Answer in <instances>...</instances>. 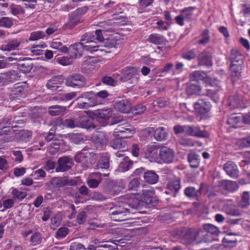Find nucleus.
<instances>
[{"instance_id":"obj_1","label":"nucleus","mask_w":250,"mask_h":250,"mask_svg":"<svg viewBox=\"0 0 250 250\" xmlns=\"http://www.w3.org/2000/svg\"><path fill=\"white\" fill-rule=\"evenodd\" d=\"M120 202L125 205L130 207L132 208L140 209L143 208H150L154 206L158 203V199L156 196L152 195H143L142 200L134 198V195L128 194H125L120 198Z\"/></svg>"},{"instance_id":"obj_2","label":"nucleus","mask_w":250,"mask_h":250,"mask_svg":"<svg viewBox=\"0 0 250 250\" xmlns=\"http://www.w3.org/2000/svg\"><path fill=\"white\" fill-rule=\"evenodd\" d=\"M89 149H90L86 147L83 148L74 157V160L76 162L81 163L83 167L86 168L90 167L92 164L96 161L95 153L89 151L85 152Z\"/></svg>"},{"instance_id":"obj_3","label":"nucleus","mask_w":250,"mask_h":250,"mask_svg":"<svg viewBox=\"0 0 250 250\" xmlns=\"http://www.w3.org/2000/svg\"><path fill=\"white\" fill-rule=\"evenodd\" d=\"M195 228H181L176 229V235L182 242L188 245L195 242Z\"/></svg>"},{"instance_id":"obj_4","label":"nucleus","mask_w":250,"mask_h":250,"mask_svg":"<svg viewBox=\"0 0 250 250\" xmlns=\"http://www.w3.org/2000/svg\"><path fill=\"white\" fill-rule=\"evenodd\" d=\"M121 76L119 80L122 82H126L133 79L132 83H136L139 79V70L135 67L126 66L122 69Z\"/></svg>"},{"instance_id":"obj_5","label":"nucleus","mask_w":250,"mask_h":250,"mask_svg":"<svg viewBox=\"0 0 250 250\" xmlns=\"http://www.w3.org/2000/svg\"><path fill=\"white\" fill-rule=\"evenodd\" d=\"M86 83V79L80 73H73L69 75L65 81L67 86L74 88H82L85 85Z\"/></svg>"},{"instance_id":"obj_6","label":"nucleus","mask_w":250,"mask_h":250,"mask_svg":"<svg viewBox=\"0 0 250 250\" xmlns=\"http://www.w3.org/2000/svg\"><path fill=\"white\" fill-rule=\"evenodd\" d=\"M21 76L18 70H11L0 73V86H3L13 83L19 80Z\"/></svg>"},{"instance_id":"obj_7","label":"nucleus","mask_w":250,"mask_h":250,"mask_svg":"<svg viewBox=\"0 0 250 250\" xmlns=\"http://www.w3.org/2000/svg\"><path fill=\"white\" fill-rule=\"evenodd\" d=\"M159 156L163 163L170 164L172 163L174 159L175 152L170 148L163 146L160 149Z\"/></svg>"},{"instance_id":"obj_8","label":"nucleus","mask_w":250,"mask_h":250,"mask_svg":"<svg viewBox=\"0 0 250 250\" xmlns=\"http://www.w3.org/2000/svg\"><path fill=\"white\" fill-rule=\"evenodd\" d=\"M27 86L25 83H18L14 85L11 90V98L13 100L20 99L26 95Z\"/></svg>"},{"instance_id":"obj_9","label":"nucleus","mask_w":250,"mask_h":250,"mask_svg":"<svg viewBox=\"0 0 250 250\" xmlns=\"http://www.w3.org/2000/svg\"><path fill=\"white\" fill-rule=\"evenodd\" d=\"M112 110L110 108L98 109L92 112L93 117L99 122L108 120L112 117Z\"/></svg>"},{"instance_id":"obj_10","label":"nucleus","mask_w":250,"mask_h":250,"mask_svg":"<svg viewBox=\"0 0 250 250\" xmlns=\"http://www.w3.org/2000/svg\"><path fill=\"white\" fill-rule=\"evenodd\" d=\"M198 66H211L212 65V57L207 50L200 52L197 57Z\"/></svg>"},{"instance_id":"obj_11","label":"nucleus","mask_w":250,"mask_h":250,"mask_svg":"<svg viewBox=\"0 0 250 250\" xmlns=\"http://www.w3.org/2000/svg\"><path fill=\"white\" fill-rule=\"evenodd\" d=\"M91 140L97 147H102L107 144L108 137L104 132L97 131L92 134Z\"/></svg>"},{"instance_id":"obj_12","label":"nucleus","mask_w":250,"mask_h":250,"mask_svg":"<svg viewBox=\"0 0 250 250\" xmlns=\"http://www.w3.org/2000/svg\"><path fill=\"white\" fill-rule=\"evenodd\" d=\"M243 67V64H231L229 73L230 79L233 84L241 79Z\"/></svg>"},{"instance_id":"obj_13","label":"nucleus","mask_w":250,"mask_h":250,"mask_svg":"<svg viewBox=\"0 0 250 250\" xmlns=\"http://www.w3.org/2000/svg\"><path fill=\"white\" fill-rule=\"evenodd\" d=\"M211 106L210 102L206 99H199L194 104L195 110L201 114H205L208 112Z\"/></svg>"},{"instance_id":"obj_14","label":"nucleus","mask_w":250,"mask_h":250,"mask_svg":"<svg viewBox=\"0 0 250 250\" xmlns=\"http://www.w3.org/2000/svg\"><path fill=\"white\" fill-rule=\"evenodd\" d=\"M109 172L101 173V172H93L91 174L92 178L89 179L87 181V184L91 188H96L98 187L102 180L101 178L102 176L107 177L109 175Z\"/></svg>"},{"instance_id":"obj_15","label":"nucleus","mask_w":250,"mask_h":250,"mask_svg":"<svg viewBox=\"0 0 250 250\" xmlns=\"http://www.w3.org/2000/svg\"><path fill=\"white\" fill-rule=\"evenodd\" d=\"M63 77L62 75L54 76L47 81L46 87L52 91H57L60 87V85L63 83Z\"/></svg>"},{"instance_id":"obj_16","label":"nucleus","mask_w":250,"mask_h":250,"mask_svg":"<svg viewBox=\"0 0 250 250\" xmlns=\"http://www.w3.org/2000/svg\"><path fill=\"white\" fill-rule=\"evenodd\" d=\"M223 169L228 175L231 178H237L239 176V170L237 165L232 161H228L223 166Z\"/></svg>"},{"instance_id":"obj_17","label":"nucleus","mask_w":250,"mask_h":250,"mask_svg":"<svg viewBox=\"0 0 250 250\" xmlns=\"http://www.w3.org/2000/svg\"><path fill=\"white\" fill-rule=\"evenodd\" d=\"M82 21V17L73 11L69 14V22L63 25V28L64 30L71 29Z\"/></svg>"},{"instance_id":"obj_18","label":"nucleus","mask_w":250,"mask_h":250,"mask_svg":"<svg viewBox=\"0 0 250 250\" xmlns=\"http://www.w3.org/2000/svg\"><path fill=\"white\" fill-rule=\"evenodd\" d=\"M186 134L192 136H195L198 138H207L208 136L207 132L201 130L199 126L187 125Z\"/></svg>"},{"instance_id":"obj_19","label":"nucleus","mask_w":250,"mask_h":250,"mask_svg":"<svg viewBox=\"0 0 250 250\" xmlns=\"http://www.w3.org/2000/svg\"><path fill=\"white\" fill-rule=\"evenodd\" d=\"M159 146L154 144L147 145L144 148L145 157L150 159V161H155L158 157Z\"/></svg>"},{"instance_id":"obj_20","label":"nucleus","mask_w":250,"mask_h":250,"mask_svg":"<svg viewBox=\"0 0 250 250\" xmlns=\"http://www.w3.org/2000/svg\"><path fill=\"white\" fill-rule=\"evenodd\" d=\"M114 107L122 113H127L131 109V104L127 99L117 100L114 101Z\"/></svg>"},{"instance_id":"obj_21","label":"nucleus","mask_w":250,"mask_h":250,"mask_svg":"<svg viewBox=\"0 0 250 250\" xmlns=\"http://www.w3.org/2000/svg\"><path fill=\"white\" fill-rule=\"evenodd\" d=\"M227 123L231 127H241L243 124V115L241 113L232 114L229 117Z\"/></svg>"},{"instance_id":"obj_22","label":"nucleus","mask_w":250,"mask_h":250,"mask_svg":"<svg viewBox=\"0 0 250 250\" xmlns=\"http://www.w3.org/2000/svg\"><path fill=\"white\" fill-rule=\"evenodd\" d=\"M93 120L88 116H80L76 118V123H77V127L85 129H89L93 125Z\"/></svg>"},{"instance_id":"obj_23","label":"nucleus","mask_w":250,"mask_h":250,"mask_svg":"<svg viewBox=\"0 0 250 250\" xmlns=\"http://www.w3.org/2000/svg\"><path fill=\"white\" fill-rule=\"evenodd\" d=\"M32 132L28 130L21 129L17 132L14 136L15 140L18 142H27L32 137Z\"/></svg>"},{"instance_id":"obj_24","label":"nucleus","mask_w":250,"mask_h":250,"mask_svg":"<svg viewBox=\"0 0 250 250\" xmlns=\"http://www.w3.org/2000/svg\"><path fill=\"white\" fill-rule=\"evenodd\" d=\"M218 186L224 190L229 192L234 191L238 188L236 182L229 180H222L219 182Z\"/></svg>"},{"instance_id":"obj_25","label":"nucleus","mask_w":250,"mask_h":250,"mask_svg":"<svg viewBox=\"0 0 250 250\" xmlns=\"http://www.w3.org/2000/svg\"><path fill=\"white\" fill-rule=\"evenodd\" d=\"M70 57L72 58H79L83 55V52L84 50L83 42L75 43L70 46Z\"/></svg>"},{"instance_id":"obj_26","label":"nucleus","mask_w":250,"mask_h":250,"mask_svg":"<svg viewBox=\"0 0 250 250\" xmlns=\"http://www.w3.org/2000/svg\"><path fill=\"white\" fill-rule=\"evenodd\" d=\"M147 41L151 43L159 45H165L167 42L165 36L157 33L150 34L147 39Z\"/></svg>"},{"instance_id":"obj_27","label":"nucleus","mask_w":250,"mask_h":250,"mask_svg":"<svg viewBox=\"0 0 250 250\" xmlns=\"http://www.w3.org/2000/svg\"><path fill=\"white\" fill-rule=\"evenodd\" d=\"M58 163V165L56 168V172L66 171L71 168V167L68 165L69 163V158L67 156L59 158Z\"/></svg>"},{"instance_id":"obj_28","label":"nucleus","mask_w":250,"mask_h":250,"mask_svg":"<svg viewBox=\"0 0 250 250\" xmlns=\"http://www.w3.org/2000/svg\"><path fill=\"white\" fill-rule=\"evenodd\" d=\"M82 99L85 102L90 103V104L93 106L98 103L95 94L92 91L86 92L82 94L81 95L78 97L77 100H80Z\"/></svg>"},{"instance_id":"obj_29","label":"nucleus","mask_w":250,"mask_h":250,"mask_svg":"<svg viewBox=\"0 0 250 250\" xmlns=\"http://www.w3.org/2000/svg\"><path fill=\"white\" fill-rule=\"evenodd\" d=\"M67 108L59 105H52L48 107V113L52 116H62L66 113Z\"/></svg>"},{"instance_id":"obj_30","label":"nucleus","mask_w":250,"mask_h":250,"mask_svg":"<svg viewBox=\"0 0 250 250\" xmlns=\"http://www.w3.org/2000/svg\"><path fill=\"white\" fill-rule=\"evenodd\" d=\"M229 58L231 64H243V56L236 49L233 48L231 50Z\"/></svg>"},{"instance_id":"obj_31","label":"nucleus","mask_w":250,"mask_h":250,"mask_svg":"<svg viewBox=\"0 0 250 250\" xmlns=\"http://www.w3.org/2000/svg\"><path fill=\"white\" fill-rule=\"evenodd\" d=\"M21 62L18 64V68L25 73H29L33 67L31 59H24Z\"/></svg>"},{"instance_id":"obj_32","label":"nucleus","mask_w":250,"mask_h":250,"mask_svg":"<svg viewBox=\"0 0 250 250\" xmlns=\"http://www.w3.org/2000/svg\"><path fill=\"white\" fill-rule=\"evenodd\" d=\"M122 136L112 140L110 142L111 146L115 149H127L126 142Z\"/></svg>"},{"instance_id":"obj_33","label":"nucleus","mask_w":250,"mask_h":250,"mask_svg":"<svg viewBox=\"0 0 250 250\" xmlns=\"http://www.w3.org/2000/svg\"><path fill=\"white\" fill-rule=\"evenodd\" d=\"M110 158L107 155L102 156L98 161L97 167L98 169H105L106 171H109Z\"/></svg>"},{"instance_id":"obj_34","label":"nucleus","mask_w":250,"mask_h":250,"mask_svg":"<svg viewBox=\"0 0 250 250\" xmlns=\"http://www.w3.org/2000/svg\"><path fill=\"white\" fill-rule=\"evenodd\" d=\"M202 188L196 189L193 187H187L184 190L185 195L189 198H193L197 199L201 194V189Z\"/></svg>"},{"instance_id":"obj_35","label":"nucleus","mask_w":250,"mask_h":250,"mask_svg":"<svg viewBox=\"0 0 250 250\" xmlns=\"http://www.w3.org/2000/svg\"><path fill=\"white\" fill-rule=\"evenodd\" d=\"M144 178L146 183L154 184L158 182L159 176L155 171L149 170L144 172Z\"/></svg>"},{"instance_id":"obj_36","label":"nucleus","mask_w":250,"mask_h":250,"mask_svg":"<svg viewBox=\"0 0 250 250\" xmlns=\"http://www.w3.org/2000/svg\"><path fill=\"white\" fill-rule=\"evenodd\" d=\"M188 160L190 167L192 168H197L199 166V156L195 152H190L188 154Z\"/></svg>"},{"instance_id":"obj_37","label":"nucleus","mask_w":250,"mask_h":250,"mask_svg":"<svg viewBox=\"0 0 250 250\" xmlns=\"http://www.w3.org/2000/svg\"><path fill=\"white\" fill-rule=\"evenodd\" d=\"M154 137L158 141H162L167 139V133L164 127H159L154 129Z\"/></svg>"},{"instance_id":"obj_38","label":"nucleus","mask_w":250,"mask_h":250,"mask_svg":"<svg viewBox=\"0 0 250 250\" xmlns=\"http://www.w3.org/2000/svg\"><path fill=\"white\" fill-rule=\"evenodd\" d=\"M21 41L18 39H13L10 41L6 44H3L0 47L3 51H11L15 50L20 45Z\"/></svg>"},{"instance_id":"obj_39","label":"nucleus","mask_w":250,"mask_h":250,"mask_svg":"<svg viewBox=\"0 0 250 250\" xmlns=\"http://www.w3.org/2000/svg\"><path fill=\"white\" fill-rule=\"evenodd\" d=\"M250 205V195L248 191H245L242 194L241 199L238 201L239 207L245 208Z\"/></svg>"},{"instance_id":"obj_40","label":"nucleus","mask_w":250,"mask_h":250,"mask_svg":"<svg viewBox=\"0 0 250 250\" xmlns=\"http://www.w3.org/2000/svg\"><path fill=\"white\" fill-rule=\"evenodd\" d=\"M201 87L197 83L190 84L187 87L186 92L188 95H198L200 94Z\"/></svg>"},{"instance_id":"obj_41","label":"nucleus","mask_w":250,"mask_h":250,"mask_svg":"<svg viewBox=\"0 0 250 250\" xmlns=\"http://www.w3.org/2000/svg\"><path fill=\"white\" fill-rule=\"evenodd\" d=\"M167 186L170 191L174 192V196H175L181 188L180 179L177 178L170 181Z\"/></svg>"},{"instance_id":"obj_42","label":"nucleus","mask_w":250,"mask_h":250,"mask_svg":"<svg viewBox=\"0 0 250 250\" xmlns=\"http://www.w3.org/2000/svg\"><path fill=\"white\" fill-rule=\"evenodd\" d=\"M69 138L71 142L76 144H79L86 140V136L81 133H71L69 135Z\"/></svg>"},{"instance_id":"obj_43","label":"nucleus","mask_w":250,"mask_h":250,"mask_svg":"<svg viewBox=\"0 0 250 250\" xmlns=\"http://www.w3.org/2000/svg\"><path fill=\"white\" fill-rule=\"evenodd\" d=\"M0 69H3L8 67L11 65L10 62L19 61L20 59L13 58V57H6L3 56H0Z\"/></svg>"},{"instance_id":"obj_44","label":"nucleus","mask_w":250,"mask_h":250,"mask_svg":"<svg viewBox=\"0 0 250 250\" xmlns=\"http://www.w3.org/2000/svg\"><path fill=\"white\" fill-rule=\"evenodd\" d=\"M195 7H189L185 8L180 11V14L183 17L185 21H190L193 19L192 11L195 9Z\"/></svg>"},{"instance_id":"obj_45","label":"nucleus","mask_w":250,"mask_h":250,"mask_svg":"<svg viewBox=\"0 0 250 250\" xmlns=\"http://www.w3.org/2000/svg\"><path fill=\"white\" fill-rule=\"evenodd\" d=\"M235 235H233L234 236ZM232 236V234H227L222 240V242L224 243L225 246L228 247H233L236 245L237 239L235 237L231 238Z\"/></svg>"},{"instance_id":"obj_46","label":"nucleus","mask_w":250,"mask_h":250,"mask_svg":"<svg viewBox=\"0 0 250 250\" xmlns=\"http://www.w3.org/2000/svg\"><path fill=\"white\" fill-rule=\"evenodd\" d=\"M53 183L58 188H61L71 184L70 180L65 177L56 178L53 179Z\"/></svg>"},{"instance_id":"obj_47","label":"nucleus","mask_w":250,"mask_h":250,"mask_svg":"<svg viewBox=\"0 0 250 250\" xmlns=\"http://www.w3.org/2000/svg\"><path fill=\"white\" fill-rule=\"evenodd\" d=\"M203 228L205 230H207L209 233L211 234V236H217L218 234H219L220 230L218 228L210 224H207L203 226Z\"/></svg>"},{"instance_id":"obj_48","label":"nucleus","mask_w":250,"mask_h":250,"mask_svg":"<svg viewBox=\"0 0 250 250\" xmlns=\"http://www.w3.org/2000/svg\"><path fill=\"white\" fill-rule=\"evenodd\" d=\"M105 46L108 48H120L121 46V41L114 38L106 39L105 42Z\"/></svg>"},{"instance_id":"obj_49","label":"nucleus","mask_w":250,"mask_h":250,"mask_svg":"<svg viewBox=\"0 0 250 250\" xmlns=\"http://www.w3.org/2000/svg\"><path fill=\"white\" fill-rule=\"evenodd\" d=\"M13 25V19L7 17L0 18V26L6 28H10Z\"/></svg>"},{"instance_id":"obj_50","label":"nucleus","mask_w":250,"mask_h":250,"mask_svg":"<svg viewBox=\"0 0 250 250\" xmlns=\"http://www.w3.org/2000/svg\"><path fill=\"white\" fill-rule=\"evenodd\" d=\"M80 41L84 42V44L86 43H92V41H95V36L94 35V33L87 32L82 36Z\"/></svg>"},{"instance_id":"obj_51","label":"nucleus","mask_w":250,"mask_h":250,"mask_svg":"<svg viewBox=\"0 0 250 250\" xmlns=\"http://www.w3.org/2000/svg\"><path fill=\"white\" fill-rule=\"evenodd\" d=\"M83 47L84 50L87 52H96L99 50L98 48V46L96 45V42L95 41H92V43H83Z\"/></svg>"},{"instance_id":"obj_52","label":"nucleus","mask_w":250,"mask_h":250,"mask_svg":"<svg viewBox=\"0 0 250 250\" xmlns=\"http://www.w3.org/2000/svg\"><path fill=\"white\" fill-rule=\"evenodd\" d=\"M46 47L45 43L41 44L33 45L31 48V51L36 55H40L43 54V50L42 48Z\"/></svg>"},{"instance_id":"obj_53","label":"nucleus","mask_w":250,"mask_h":250,"mask_svg":"<svg viewBox=\"0 0 250 250\" xmlns=\"http://www.w3.org/2000/svg\"><path fill=\"white\" fill-rule=\"evenodd\" d=\"M62 124L64 126L67 128H74L77 127L76 118H70L65 119L62 121Z\"/></svg>"},{"instance_id":"obj_54","label":"nucleus","mask_w":250,"mask_h":250,"mask_svg":"<svg viewBox=\"0 0 250 250\" xmlns=\"http://www.w3.org/2000/svg\"><path fill=\"white\" fill-rule=\"evenodd\" d=\"M182 58L188 61L194 59L196 57V54L195 49L188 50L181 54Z\"/></svg>"},{"instance_id":"obj_55","label":"nucleus","mask_w":250,"mask_h":250,"mask_svg":"<svg viewBox=\"0 0 250 250\" xmlns=\"http://www.w3.org/2000/svg\"><path fill=\"white\" fill-rule=\"evenodd\" d=\"M229 105L232 108H237L240 104V99L237 95H232L229 97Z\"/></svg>"},{"instance_id":"obj_56","label":"nucleus","mask_w":250,"mask_h":250,"mask_svg":"<svg viewBox=\"0 0 250 250\" xmlns=\"http://www.w3.org/2000/svg\"><path fill=\"white\" fill-rule=\"evenodd\" d=\"M45 34L43 31H37L33 32L31 33L29 40L34 41L41 39H43Z\"/></svg>"},{"instance_id":"obj_57","label":"nucleus","mask_w":250,"mask_h":250,"mask_svg":"<svg viewBox=\"0 0 250 250\" xmlns=\"http://www.w3.org/2000/svg\"><path fill=\"white\" fill-rule=\"evenodd\" d=\"M133 162L128 157H125L123 161L120 163V166L124 171L128 170L132 166Z\"/></svg>"},{"instance_id":"obj_58","label":"nucleus","mask_w":250,"mask_h":250,"mask_svg":"<svg viewBox=\"0 0 250 250\" xmlns=\"http://www.w3.org/2000/svg\"><path fill=\"white\" fill-rule=\"evenodd\" d=\"M201 39L199 40L198 43L201 44H206L209 41V31L208 29L204 30L201 34Z\"/></svg>"},{"instance_id":"obj_59","label":"nucleus","mask_w":250,"mask_h":250,"mask_svg":"<svg viewBox=\"0 0 250 250\" xmlns=\"http://www.w3.org/2000/svg\"><path fill=\"white\" fill-rule=\"evenodd\" d=\"M190 78L191 81H194L197 82L200 80H203L204 78V76L202 72L195 71L190 74Z\"/></svg>"},{"instance_id":"obj_60","label":"nucleus","mask_w":250,"mask_h":250,"mask_svg":"<svg viewBox=\"0 0 250 250\" xmlns=\"http://www.w3.org/2000/svg\"><path fill=\"white\" fill-rule=\"evenodd\" d=\"M219 90L213 89H208L207 91V95L210 97L215 103H216L219 98L218 92Z\"/></svg>"},{"instance_id":"obj_61","label":"nucleus","mask_w":250,"mask_h":250,"mask_svg":"<svg viewBox=\"0 0 250 250\" xmlns=\"http://www.w3.org/2000/svg\"><path fill=\"white\" fill-rule=\"evenodd\" d=\"M195 242L197 244L202 243V239L203 238V233L204 232V229L195 228Z\"/></svg>"},{"instance_id":"obj_62","label":"nucleus","mask_w":250,"mask_h":250,"mask_svg":"<svg viewBox=\"0 0 250 250\" xmlns=\"http://www.w3.org/2000/svg\"><path fill=\"white\" fill-rule=\"evenodd\" d=\"M69 232L68 228L65 227H61L56 233V237L57 239H61L65 237Z\"/></svg>"},{"instance_id":"obj_63","label":"nucleus","mask_w":250,"mask_h":250,"mask_svg":"<svg viewBox=\"0 0 250 250\" xmlns=\"http://www.w3.org/2000/svg\"><path fill=\"white\" fill-rule=\"evenodd\" d=\"M10 10L12 15L17 16L24 13L22 7L19 5H12L10 7Z\"/></svg>"},{"instance_id":"obj_64","label":"nucleus","mask_w":250,"mask_h":250,"mask_svg":"<svg viewBox=\"0 0 250 250\" xmlns=\"http://www.w3.org/2000/svg\"><path fill=\"white\" fill-rule=\"evenodd\" d=\"M102 82L106 85L114 86L116 84V81L110 76H104L102 80Z\"/></svg>"}]
</instances>
